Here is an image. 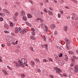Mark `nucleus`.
Masks as SVG:
<instances>
[{"label": "nucleus", "mask_w": 78, "mask_h": 78, "mask_svg": "<svg viewBox=\"0 0 78 78\" xmlns=\"http://www.w3.org/2000/svg\"><path fill=\"white\" fill-rule=\"evenodd\" d=\"M60 12H61V13H62V14H64V12H63V11H62V10H61Z\"/></svg>", "instance_id": "8fccbe9b"}, {"label": "nucleus", "mask_w": 78, "mask_h": 78, "mask_svg": "<svg viewBox=\"0 0 78 78\" xmlns=\"http://www.w3.org/2000/svg\"><path fill=\"white\" fill-rule=\"evenodd\" d=\"M71 60L72 61V62H73V63H75V59H71Z\"/></svg>", "instance_id": "2f4dec72"}, {"label": "nucleus", "mask_w": 78, "mask_h": 78, "mask_svg": "<svg viewBox=\"0 0 78 78\" xmlns=\"http://www.w3.org/2000/svg\"><path fill=\"white\" fill-rule=\"evenodd\" d=\"M44 12L45 13H47V12H48V11H47V9H44Z\"/></svg>", "instance_id": "c85d7f7f"}, {"label": "nucleus", "mask_w": 78, "mask_h": 78, "mask_svg": "<svg viewBox=\"0 0 78 78\" xmlns=\"http://www.w3.org/2000/svg\"><path fill=\"white\" fill-rule=\"evenodd\" d=\"M14 63H16L15 65H16V66L17 68H18L19 66V64H18V63H17V62H14Z\"/></svg>", "instance_id": "f3484780"}, {"label": "nucleus", "mask_w": 78, "mask_h": 78, "mask_svg": "<svg viewBox=\"0 0 78 78\" xmlns=\"http://www.w3.org/2000/svg\"><path fill=\"white\" fill-rule=\"evenodd\" d=\"M54 2L55 3H57L58 1L56 0H54Z\"/></svg>", "instance_id": "774afa93"}, {"label": "nucleus", "mask_w": 78, "mask_h": 78, "mask_svg": "<svg viewBox=\"0 0 78 78\" xmlns=\"http://www.w3.org/2000/svg\"><path fill=\"white\" fill-rule=\"evenodd\" d=\"M65 42H66V43H68V44H70V40L66 39L65 40Z\"/></svg>", "instance_id": "423d86ee"}, {"label": "nucleus", "mask_w": 78, "mask_h": 78, "mask_svg": "<svg viewBox=\"0 0 78 78\" xmlns=\"http://www.w3.org/2000/svg\"><path fill=\"white\" fill-rule=\"evenodd\" d=\"M48 13H49V14L50 15H51V16L53 15V13H52L51 11H49L48 12Z\"/></svg>", "instance_id": "5701e85b"}, {"label": "nucleus", "mask_w": 78, "mask_h": 78, "mask_svg": "<svg viewBox=\"0 0 78 78\" xmlns=\"http://www.w3.org/2000/svg\"><path fill=\"white\" fill-rule=\"evenodd\" d=\"M34 60L35 61H37V62H40V61L39 59H37V58H35L34 59Z\"/></svg>", "instance_id": "b1692460"}, {"label": "nucleus", "mask_w": 78, "mask_h": 78, "mask_svg": "<svg viewBox=\"0 0 78 78\" xmlns=\"http://www.w3.org/2000/svg\"><path fill=\"white\" fill-rule=\"evenodd\" d=\"M10 26L11 27H13V23H10Z\"/></svg>", "instance_id": "4c0bfd02"}, {"label": "nucleus", "mask_w": 78, "mask_h": 78, "mask_svg": "<svg viewBox=\"0 0 78 78\" xmlns=\"http://www.w3.org/2000/svg\"><path fill=\"white\" fill-rule=\"evenodd\" d=\"M49 41H50V42H53V41L51 39H49Z\"/></svg>", "instance_id": "052dcab7"}, {"label": "nucleus", "mask_w": 78, "mask_h": 78, "mask_svg": "<svg viewBox=\"0 0 78 78\" xmlns=\"http://www.w3.org/2000/svg\"><path fill=\"white\" fill-rule=\"evenodd\" d=\"M32 34L33 35V36H34L35 35V33H34V32H33L32 33Z\"/></svg>", "instance_id": "09e8293b"}, {"label": "nucleus", "mask_w": 78, "mask_h": 78, "mask_svg": "<svg viewBox=\"0 0 78 78\" xmlns=\"http://www.w3.org/2000/svg\"><path fill=\"white\" fill-rule=\"evenodd\" d=\"M11 34L13 36H15V34H14V33H12V32L11 33Z\"/></svg>", "instance_id": "a19ab883"}, {"label": "nucleus", "mask_w": 78, "mask_h": 78, "mask_svg": "<svg viewBox=\"0 0 78 78\" xmlns=\"http://www.w3.org/2000/svg\"><path fill=\"white\" fill-rule=\"evenodd\" d=\"M43 62H48V61H47V60H46V59H44L43 60Z\"/></svg>", "instance_id": "c9c22d12"}, {"label": "nucleus", "mask_w": 78, "mask_h": 78, "mask_svg": "<svg viewBox=\"0 0 78 78\" xmlns=\"http://www.w3.org/2000/svg\"><path fill=\"white\" fill-rule=\"evenodd\" d=\"M27 17L28 18H31L32 17V16L30 13H27Z\"/></svg>", "instance_id": "2eb2a0df"}, {"label": "nucleus", "mask_w": 78, "mask_h": 78, "mask_svg": "<svg viewBox=\"0 0 78 78\" xmlns=\"http://www.w3.org/2000/svg\"><path fill=\"white\" fill-rule=\"evenodd\" d=\"M13 19H14V20L15 21H17V17H15V16L13 17Z\"/></svg>", "instance_id": "473e14b6"}, {"label": "nucleus", "mask_w": 78, "mask_h": 78, "mask_svg": "<svg viewBox=\"0 0 78 78\" xmlns=\"http://www.w3.org/2000/svg\"><path fill=\"white\" fill-rule=\"evenodd\" d=\"M28 31V30L27 29H23V30H22V35H23L24 34V33H25L26 32H27Z\"/></svg>", "instance_id": "20e7f679"}, {"label": "nucleus", "mask_w": 78, "mask_h": 78, "mask_svg": "<svg viewBox=\"0 0 78 78\" xmlns=\"http://www.w3.org/2000/svg\"><path fill=\"white\" fill-rule=\"evenodd\" d=\"M74 25L75 26H76V25H77V23H76V22H75L74 23Z\"/></svg>", "instance_id": "0e129e2a"}, {"label": "nucleus", "mask_w": 78, "mask_h": 78, "mask_svg": "<svg viewBox=\"0 0 78 78\" xmlns=\"http://www.w3.org/2000/svg\"><path fill=\"white\" fill-rule=\"evenodd\" d=\"M21 75L22 78H24V77H25V75L24 74H21Z\"/></svg>", "instance_id": "f704fd0d"}, {"label": "nucleus", "mask_w": 78, "mask_h": 78, "mask_svg": "<svg viewBox=\"0 0 78 78\" xmlns=\"http://www.w3.org/2000/svg\"><path fill=\"white\" fill-rule=\"evenodd\" d=\"M15 32L16 33H18L19 32V29H18V28L17 27L15 28Z\"/></svg>", "instance_id": "6e6552de"}, {"label": "nucleus", "mask_w": 78, "mask_h": 78, "mask_svg": "<svg viewBox=\"0 0 78 78\" xmlns=\"http://www.w3.org/2000/svg\"><path fill=\"white\" fill-rule=\"evenodd\" d=\"M3 11L4 12H5L8 13L10 15V14H11L10 12H9V11H8L6 9H3Z\"/></svg>", "instance_id": "f8f14e48"}, {"label": "nucleus", "mask_w": 78, "mask_h": 78, "mask_svg": "<svg viewBox=\"0 0 78 78\" xmlns=\"http://www.w3.org/2000/svg\"><path fill=\"white\" fill-rule=\"evenodd\" d=\"M51 28H55V25L54 24H52L51 25Z\"/></svg>", "instance_id": "dca6fc26"}, {"label": "nucleus", "mask_w": 78, "mask_h": 78, "mask_svg": "<svg viewBox=\"0 0 78 78\" xmlns=\"http://www.w3.org/2000/svg\"><path fill=\"white\" fill-rule=\"evenodd\" d=\"M31 63L32 65H33V66H34V62L33 61H32Z\"/></svg>", "instance_id": "ea45409f"}, {"label": "nucleus", "mask_w": 78, "mask_h": 78, "mask_svg": "<svg viewBox=\"0 0 78 78\" xmlns=\"http://www.w3.org/2000/svg\"><path fill=\"white\" fill-rule=\"evenodd\" d=\"M49 76L50 78H54L53 76L51 75H49Z\"/></svg>", "instance_id": "5fc2aeb1"}, {"label": "nucleus", "mask_w": 78, "mask_h": 78, "mask_svg": "<svg viewBox=\"0 0 78 78\" xmlns=\"http://www.w3.org/2000/svg\"><path fill=\"white\" fill-rule=\"evenodd\" d=\"M40 26L41 28H44V26H45V24L44 23L41 24Z\"/></svg>", "instance_id": "6ab92c4d"}, {"label": "nucleus", "mask_w": 78, "mask_h": 78, "mask_svg": "<svg viewBox=\"0 0 78 78\" xmlns=\"http://www.w3.org/2000/svg\"><path fill=\"white\" fill-rule=\"evenodd\" d=\"M73 16H72V19L73 20H74L75 19V18L76 17H77V15H76V14H75V13H73L72 14Z\"/></svg>", "instance_id": "39448f33"}, {"label": "nucleus", "mask_w": 78, "mask_h": 78, "mask_svg": "<svg viewBox=\"0 0 78 78\" xmlns=\"http://www.w3.org/2000/svg\"><path fill=\"white\" fill-rule=\"evenodd\" d=\"M58 33V32H57V31H55V32H54V34H57Z\"/></svg>", "instance_id": "864d4df0"}, {"label": "nucleus", "mask_w": 78, "mask_h": 78, "mask_svg": "<svg viewBox=\"0 0 78 78\" xmlns=\"http://www.w3.org/2000/svg\"><path fill=\"white\" fill-rule=\"evenodd\" d=\"M29 2L31 3L32 4H33V1L31 0H29Z\"/></svg>", "instance_id": "37998d69"}, {"label": "nucleus", "mask_w": 78, "mask_h": 78, "mask_svg": "<svg viewBox=\"0 0 78 78\" xmlns=\"http://www.w3.org/2000/svg\"><path fill=\"white\" fill-rule=\"evenodd\" d=\"M0 20H1V21H3V19L1 17L0 18Z\"/></svg>", "instance_id": "4d7b16f0"}, {"label": "nucleus", "mask_w": 78, "mask_h": 78, "mask_svg": "<svg viewBox=\"0 0 78 78\" xmlns=\"http://www.w3.org/2000/svg\"><path fill=\"white\" fill-rule=\"evenodd\" d=\"M30 49L32 51H34L33 49V48L32 46H30Z\"/></svg>", "instance_id": "bb28decb"}, {"label": "nucleus", "mask_w": 78, "mask_h": 78, "mask_svg": "<svg viewBox=\"0 0 78 78\" xmlns=\"http://www.w3.org/2000/svg\"><path fill=\"white\" fill-rule=\"evenodd\" d=\"M65 56H66L65 60H66V61H68V57H67V56L66 55Z\"/></svg>", "instance_id": "4be33fe9"}, {"label": "nucleus", "mask_w": 78, "mask_h": 78, "mask_svg": "<svg viewBox=\"0 0 78 78\" xmlns=\"http://www.w3.org/2000/svg\"><path fill=\"white\" fill-rule=\"evenodd\" d=\"M68 29V27L67 26H65L64 28V31H67V30Z\"/></svg>", "instance_id": "ddd939ff"}, {"label": "nucleus", "mask_w": 78, "mask_h": 78, "mask_svg": "<svg viewBox=\"0 0 78 78\" xmlns=\"http://www.w3.org/2000/svg\"><path fill=\"white\" fill-rule=\"evenodd\" d=\"M19 64L20 66L23 67H24L25 66H28V65L27 64V60L25 58H23L21 59V61H19Z\"/></svg>", "instance_id": "f257e3e1"}, {"label": "nucleus", "mask_w": 78, "mask_h": 78, "mask_svg": "<svg viewBox=\"0 0 78 78\" xmlns=\"http://www.w3.org/2000/svg\"><path fill=\"white\" fill-rule=\"evenodd\" d=\"M49 61H51V62L53 61V60H52V59L51 58H49Z\"/></svg>", "instance_id": "a18cd8bd"}, {"label": "nucleus", "mask_w": 78, "mask_h": 78, "mask_svg": "<svg viewBox=\"0 0 78 78\" xmlns=\"http://www.w3.org/2000/svg\"><path fill=\"white\" fill-rule=\"evenodd\" d=\"M31 31H33V32H34V28H31Z\"/></svg>", "instance_id": "603ef678"}, {"label": "nucleus", "mask_w": 78, "mask_h": 78, "mask_svg": "<svg viewBox=\"0 0 78 78\" xmlns=\"http://www.w3.org/2000/svg\"><path fill=\"white\" fill-rule=\"evenodd\" d=\"M44 30H45V31H48V27L47 26H44Z\"/></svg>", "instance_id": "4468645a"}, {"label": "nucleus", "mask_w": 78, "mask_h": 78, "mask_svg": "<svg viewBox=\"0 0 78 78\" xmlns=\"http://www.w3.org/2000/svg\"><path fill=\"white\" fill-rule=\"evenodd\" d=\"M26 24L28 25V26H29V27H31V24H30V23H28V22H26Z\"/></svg>", "instance_id": "393cba45"}, {"label": "nucleus", "mask_w": 78, "mask_h": 78, "mask_svg": "<svg viewBox=\"0 0 78 78\" xmlns=\"http://www.w3.org/2000/svg\"><path fill=\"white\" fill-rule=\"evenodd\" d=\"M4 32H5V33L6 34H8V33H9V31H8L7 30H5Z\"/></svg>", "instance_id": "c756f323"}, {"label": "nucleus", "mask_w": 78, "mask_h": 78, "mask_svg": "<svg viewBox=\"0 0 78 78\" xmlns=\"http://www.w3.org/2000/svg\"><path fill=\"white\" fill-rule=\"evenodd\" d=\"M54 69L55 70H56V72L57 73H59L61 72V70L58 67H55Z\"/></svg>", "instance_id": "f03ea898"}, {"label": "nucleus", "mask_w": 78, "mask_h": 78, "mask_svg": "<svg viewBox=\"0 0 78 78\" xmlns=\"http://www.w3.org/2000/svg\"><path fill=\"white\" fill-rule=\"evenodd\" d=\"M2 71L3 73L5 75H8V73L4 69H2Z\"/></svg>", "instance_id": "1a4fd4ad"}, {"label": "nucleus", "mask_w": 78, "mask_h": 78, "mask_svg": "<svg viewBox=\"0 0 78 78\" xmlns=\"http://www.w3.org/2000/svg\"><path fill=\"white\" fill-rule=\"evenodd\" d=\"M65 8H66V9H70V8H69V7L67 6H65Z\"/></svg>", "instance_id": "680f3d73"}, {"label": "nucleus", "mask_w": 78, "mask_h": 78, "mask_svg": "<svg viewBox=\"0 0 78 78\" xmlns=\"http://www.w3.org/2000/svg\"><path fill=\"white\" fill-rule=\"evenodd\" d=\"M1 46H2V47H5V44H2L1 45Z\"/></svg>", "instance_id": "13d9d810"}, {"label": "nucleus", "mask_w": 78, "mask_h": 78, "mask_svg": "<svg viewBox=\"0 0 78 78\" xmlns=\"http://www.w3.org/2000/svg\"><path fill=\"white\" fill-rule=\"evenodd\" d=\"M59 63H60V65H63L64 64V60H61L59 62Z\"/></svg>", "instance_id": "9b49d317"}, {"label": "nucleus", "mask_w": 78, "mask_h": 78, "mask_svg": "<svg viewBox=\"0 0 78 78\" xmlns=\"http://www.w3.org/2000/svg\"><path fill=\"white\" fill-rule=\"evenodd\" d=\"M18 13L17 12H16L14 14V16H16V17H17V16H18Z\"/></svg>", "instance_id": "72a5a7b5"}, {"label": "nucleus", "mask_w": 78, "mask_h": 78, "mask_svg": "<svg viewBox=\"0 0 78 78\" xmlns=\"http://www.w3.org/2000/svg\"><path fill=\"white\" fill-rule=\"evenodd\" d=\"M73 58L74 59H77V57L75 56H73Z\"/></svg>", "instance_id": "6e6d98bb"}, {"label": "nucleus", "mask_w": 78, "mask_h": 78, "mask_svg": "<svg viewBox=\"0 0 78 78\" xmlns=\"http://www.w3.org/2000/svg\"><path fill=\"white\" fill-rule=\"evenodd\" d=\"M43 73L44 75H47V73L45 72H43Z\"/></svg>", "instance_id": "79ce46f5"}, {"label": "nucleus", "mask_w": 78, "mask_h": 78, "mask_svg": "<svg viewBox=\"0 0 78 78\" xmlns=\"http://www.w3.org/2000/svg\"><path fill=\"white\" fill-rule=\"evenodd\" d=\"M7 67L8 69H9L10 70H12V69L9 66H7Z\"/></svg>", "instance_id": "7c9ffc66"}, {"label": "nucleus", "mask_w": 78, "mask_h": 78, "mask_svg": "<svg viewBox=\"0 0 78 78\" xmlns=\"http://www.w3.org/2000/svg\"><path fill=\"white\" fill-rule=\"evenodd\" d=\"M63 76H67V75H66V74H63Z\"/></svg>", "instance_id": "338daca9"}, {"label": "nucleus", "mask_w": 78, "mask_h": 78, "mask_svg": "<svg viewBox=\"0 0 78 78\" xmlns=\"http://www.w3.org/2000/svg\"><path fill=\"white\" fill-rule=\"evenodd\" d=\"M36 20H41V19L40 18H37L36 19Z\"/></svg>", "instance_id": "69168bd1"}, {"label": "nucleus", "mask_w": 78, "mask_h": 78, "mask_svg": "<svg viewBox=\"0 0 78 78\" xmlns=\"http://www.w3.org/2000/svg\"><path fill=\"white\" fill-rule=\"evenodd\" d=\"M59 57H62V54L61 53L60 55H59Z\"/></svg>", "instance_id": "de8ad7c7"}, {"label": "nucleus", "mask_w": 78, "mask_h": 78, "mask_svg": "<svg viewBox=\"0 0 78 78\" xmlns=\"http://www.w3.org/2000/svg\"><path fill=\"white\" fill-rule=\"evenodd\" d=\"M69 54H73V53H74V52H73V51H69Z\"/></svg>", "instance_id": "a878e982"}, {"label": "nucleus", "mask_w": 78, "mask_h": 78, "mask_svg": "<svg viewBox=\"0 0 78 78\" xmlns=\"http://www.w3.org/2000/svg\"><path fill=\"white\" fill-rule=\"evenodd\" d=\"M18 30L19 33H22V31H23V30H21V28H20V27H19V28Z\"/></svg>", "instance_id": "aec40b11"}, {"label": "nucleus", "mask_w": 78, "mask_h": 78, "mask_svg": "<svg viewBox=\"0 0 78 78\" xmlns=\"http://www.w3.org/2000/svg\"><path fill=\"white\" fill-rule=\"evenodd\" d=\"M75 70L76 72H78V66L76 65L74 67Z\"/></svg>", "instance_id": "0eeeda50"}, {"label": "nucleus", "mask_w": 78, "mask_h": 78, "mask_svg": "<svg viewBox=\"0 0 78 78\" xmlns=\"http://www.w3.org/2000/svg\"><path fill=\"white\" fill-rule=\"evenodd\" d=\"M22 18L24 20H27V17H26L25 16H23Z\"/></svg>", "instance_id": "412c9836"}, {"label": "nucleus", "mask_w": 78, "mask_h": 78, "mask_svg": "<svg viewBox=\"0 0 78 78\" xmlns=\"http://www.w3.org/2000/svg\"><path fill=\"white\" fill-rule=\"evenodd\" d=\"M4 27L5 28H8V26L6 24H5L4 25Z\"/></svg>", "instance_id": "c03bdc74"}, {"label": "nucleus", "mask_w": 78, "mask_h": 78, "mask_svg": "<svg viewBox=\"0 0 78 78\" xmlns=\"http://www.w3.org/2000/svg\"><path fill=\"white\" fill-rule=\"evenodd\" d=\"M44 45L46 47V50H47V47H48V45H47V44H44Z\"/></svg>", "instance_id": "e433bc0d"}, {"label": "nucleus", "mask_w": 78, "mask_h": 78, "mask_svg": "<svg viewBox=\"0 0 78 78\" xmlns=\"http://www.w3.org/2000/svg\"><path fill=\"white\" fill-rule=\"evenodd\" d=\"M5 5H8V2H5Z\"/></svg>", "instance_id": "bf43d9fd"}, {"label": "nucleus", "mask_w": 78, "mask_h": 78, "mask_svg": "<svg viewBox=\"0 0 78 78\" xmlns=\"http://www.w3.org/2000/svg\"><path fill=\"white\" fill-rule=\"evenodd\" d=\"M58 17H59V18L61 17V14H60V13H59L58 14Z\"/></svg>", "instance_id": "3c124183"}, {"label": "nucleus", "mask_w": 78, "mask_h": 78, "mask_svg": "<svg viewBox=\"0 0 78 78\" xmlns=\"http://www.w3.org/2000/svg\"><path fill=\"white\" fill-rule=\"evenodd\" d=\"M25 12L23 10H22L21 12V16H25Z\"/></svg>", "instance_id": "9d476101"}, {"label": "nucleus", "mask_w": 78, "mask_h": 78, "mask_svg": "<svg viewBox=\"0 0 78 78\" xmlns=\"http://www.w3.org/2000/svg\"><path fill=\"white\" fill-rule=\"evenodd\" d=\"M74 64H71L70 65L71 67H73V66Z\"/></svg>", "instance_id": "e2e57ef3"}, {"label": "nucleus", "mask_w": 78, "mask_h": 78, "mask_svg": "<svg viewBox=\"0 0 78 78\" xmlns=\"http://www.w3.org/2000/svg\"><path fill=\"white\" fill-rule=\"evenodd\" d=\"M38 72H41V69H38L37 70Z\"/></svg>", "instance_id": "49530a36"}, {"label": "nucleus", "mask_w": 78, "mask_h": 78, "mask_svg": "<svg viewBox=\"0 0 78 78\" xmlns=\"http://www.w3.org/2000/svg\"><path fill=\"white\" fill-rule=\"evenodd\" d=\"M70 72L71 73H75L76 72L74 69L72 68H71L70 69Z\"/></svg>", "instance_id": "7ed1b4c3"}, {"label": "nucleus", "mask_w": 78, "mask_h": 78, "mask_svg": "<svg viewBox=\"0 0 78 78\" xmlns=\"http://www.w3.org/2000/svg\"><path fill=\"white\" fill-rule=\"evenodd\" d=\"M43 38L45 42H46L47 41V39L46 38V37L44 35H43Z\"/></svg>", "instance_id": "a211bd4d"}, {"label": "nucleus", "mask_w": 78, "mask_h": 78, "mask_svg": "<svg viewBox=\"0 0 78 78\" xmlns=\"http://www.w3.org/2000/svg\"><path fill=\"white\" fill-rule=\"evenodd\" d=\"M30 37L32 40H36V38L34 37Z\"/></svg>", "instance_id": "cd10ccee"}, {"label": "nucleus", "mask_w": 78, "mask_h": 78, "mask_svg": "<svg viewBox=\"0 0 78 78\" xmlns=\"http://www.w3.org/2000/svg\"><path fill=\"white\" fill-rule=\"evenodd\" d=\"M15 52H16V53H18V52H19V49H16L15 50Z\"/></svg>", "instance_id": "58836bf2"}]
</instances>
